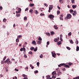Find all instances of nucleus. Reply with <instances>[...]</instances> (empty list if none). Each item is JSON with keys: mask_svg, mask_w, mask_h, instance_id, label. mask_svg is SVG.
<instances>
[{"mask_svg": "<svg viewBox=\"0 0 79 79\" xmlns=\"http://www.w3.org/2000/svg\"><path fill=\"white\" fill-rule=\"evenodd\" d=\"M62 66H64L65 68H69V66L68 65L66 64H61L58 65V67H61Z\"/></svg>", "mask_w": 79, "mask_h": 79, "instance_id": "f257e3e1", "label": "nucleus"}, {"mask_svg": "<svg viewBox=\"0 0 79 79\" xmlns=\"http://www.w3.org/2000/svg\"><path fill=\"white\" fill-rule=\"evenodd\" d=\"M62 66H64L65 68H69V66L68 65L66 64H61L58 65V67H61Z\"/></svg>", "mask_w": 79, "mask_h": 79, "instance_id": "f03ea898", "label": "nucleus"}, {"mask_svg": "<svg viewBox=\"0 0 79 79\" xmlns=\"http://www.w3.org/2000/svg\"><path fill=\"white\" fill-rule=\"evenodd\" d=\"M5 63H6L7 64H8L10 63L11 64L12 63V62H11L10 61V59H7L6 60H5L4 62Z\"/></svg>", "mask_w": 79, "mask_h": 79, "instance_id": "7ed1b4c3", "label": "nucleus"}, {"mask_svg": "<svg viewBox=\"0 0 79 79\" xmlns=\"http://www.w3.org/2000/svg\"><path fill=\"white\" fill-rule=\"evenodd\" d=\"M36 42H37V44H38V45H41V44H42V41L40 40H36Z\"/></svg>", "mask_w": 79, "mask_h": 79, "instance_id": "20e7f679", "label": "nucleus"}, {"mask_svg": "<svg viewBox=\"0 0 79 79\" xmlns=\"http://www.w3.org/2000/svg\"><path fill=\"white\" fill-rule=\"evenodd\" d=\"M71 17H72L71 15L69 14H68L67 15V18L68 19H70L71 18Z\"/></svg>", "mask_w": 79, "mask_h": 79, "instance_id": "39448f33", "label": "nucleus"}, {"mask_svg": "<svg viewBox=\"0 0 79 79\" xmlns=\"http://www.w3.org/2000/svg\"><path fill=\"white\" fill-rule=\"evenodd\" d=\"M49 18H50L51 19H53V18H54L55 16L54 15H50L48 16Z\"/></svg>", "mask_w": 79, "mask_h": 79, "instance_id": "423d86ee", "label": "nucleus"}, {"mask_svg": "<svg viewBox=\"0 0 79 79\" xmlns=\"http://www.w3.org/2000/svg\"><path fill=\"white\" fill-rule=\"evenodd\" d=\"M52 56L54 57V58H56V55L55 52H52Z\"/></svg>", "mask_w": 79, "mask_h": 79, "instance_id": "0eeeda50", "label": "nucleus"}, {"mask_svg": "<svg viewBox=\"0 0 79 79\" xmlns=\"http://www.w3.org/2000/svg\"><path fill=\"white\" fill-rule=\"evenodd\" d=\"M52 77H54V76H56V72L55 71H54L52 73Z\"/></svg>", "mask_w": 79, "mask_h": 79, "instance_id": "6e6552de", "label": "nucleus"}, {"mask_svg": "<svg viewBox=\"0 0 79 79\" xmlns=\"http://www.w3.org/2000/svg\"><path fill=\"white\" fill-rule=\"evenodd\" d=\"M32 44H33V45H36V42H35V41L34 40L33 41L32 43Z\"/></svg>", "mask_w": 79, "mask_h": 79, "instance_id": "1a4fd4ad", "label": "nucleus"}, {"mask_svg": "<svg viewBox=\"0 0 79 79\" xmlns=\"http://www.w3.org/2000/svg\"><path fill=\"white\" fill-rule=\"evenodd\" d=\"M61 72H58V74H57V76H59L60 75H61Z\"/></svg>", "mask_w": 79, "mask_h": 79, "instance_id": "9d476101", "label": "nucleus"}, {"mask_svg": "<svg viewBox=\"0 0 79 79\" xmlns=\"http://www.w3.org/2000/svg\"><path fill=\"white\" fill-rule=\"evenodd\" d=\"M77 7V5H73L72 6V7L73 9H74L75 8H76Z\"/></svg>", "mask_w": 79, "mask_h": 79, "instance_id": "9b49d317", "label": "nucleus"}, {"mask_svg": "<svg viewBox=\"0 0 79 79\" xmlns=\"http://www.w3.org/2000/svg\"><path fill=\"white\" fill-rule=\"evenodd\" d=\"M30 6L31 7H32L34 6V4L30 3Z\"/></svg>", "mask_w": 79, "mask_h": 79, "instance_id": "f8f14e48", "label": "nucleus"}, {"mask_svg": "<svg viewBox=\"0 0 79 79\" xmlns=\"http://www.w3.org/2000/svg\"><path fill=\"white\" fill-rule=\"evenodd\" d=\"M38 39V40H40V41H42V38H41L40 37H39Z\"/></svg>", "mask_w": 79, "mask_h": 79, "instance_id": "ddd939ff", "label": "nucleus"}, {"mask_svg": "<svg viewBox=\"0 0 79 79\" xmlns=\"http://www.w3.org/2000/svg\"><path fill=\"white\" fill-rule=\"evenodd\" d=\"M79 51V47L78 46H77V49H76V51L77 52H78V51Z\"/></svg>", "mask_w": 79, "mask_h": 79, "instance_id": "4468645a", "label": "nucleus"}, {"mask_svg": "<svg viewBox=\"0 0 79 79\" xmlns=\"http://www.w3.org/2000/svg\"><path fill=\"white\" fill-rule=\"evenodd\" d=\"M52 10V8H51V7H49V8L48 12H50V11H51L50 10Z\"/></svg>", "mask_w": 79, "mask_h": 79, "instance_id": "2eb2a0df", "label": "nucleus"}, {"mask_svg": "<svg viewBox=\"0 0 79 79\" xmlns=\"http://www.w3.org/2000/svg\"><path fill=\"white\" fill-rule=\"evenodd\" d=\"M55 29H58V28L57 27V26H56V25H54V26Z\"/></svg>", "mask_w": 79, "mask_h": 79, "instance_id": "dca6fc26", "label": "nucleus"}, {"mask_svg": "<svg viewBox=\"0 0 79 79\" xmlns=\"http://www.w3.org/2000/svg\"><path fill=\"white\" fill-rule=\"evenodd\" d=\"M51 35H54L55 34V33L53 31H51Z\"/></svg>", "mask_w": 79, "mask_h": 79, "instance_id": "f3484780", "label": "nucleus"}, {"mask_svg": "<svg viewBox=\"0 0 79 79\" xmlns=\"http://www.w3.org/2000/svg\"><path fill=\"white\" fill-rule=\"evenodd\" d=\"M27 17L25 16L24 18V21H26V20H27Z\"/></svg>", "mask_w": 79, "mask_h": 79, "instance_id": "a211bd4d", "label": "nucleus"}, {"mask_svg": "<svg viewBox=\"0 0 79 79\" xmlns=\"http://www.w3.org/2000/svg\"><path fill=\"white\" fill-rule=\"evenodd\" d=\"M16 42H19V40L18 39V38H17L16 39Z\"/></svg>", "mask_w": 79, "mask_h": 79, "instance_id": "6ab92c4d", "label": "nucleus"}, {"mask_svg": "<svg viewBox=\"0 0 79 79\" xmlns=\"http://www.w3.org/2000/svg\"><path fill=\"white\" fill-rule=\"evenodd\" d=\"M59 2H60V3H63V0H59Z\"/></svg>", "mask_w": 79, "mask_h": 79, "instance_id": "aec40b11", "label": "nucleus"}, {"mask_svg": "<svg viewBox=\"0 0 79 79\" xmlns=\"http://www.w3.org/2000/svg\"><path fill=\"white\" fill-rule=\"evenodd\" d=\"M34 47H31L30 48L31 50L32 51L33 50H34Z\"/></svg>", "mask_w": 79, "mask_h": 79, "instance_id": "412c9836", "label": "nucleus"}, {"mask_svg": "<svg viewBox=\"0 0 79 79\" xmlns=\"http://www.w3.org/2000/svg\"><path fill=\"white\" fill-rule=\"evenodd\" d=\"M23 77H27V75H26L24 74H23L22 75Z\"/></svg>", "mask_w": 79, "mask_h": 79, "instance_id": "4be33fe9", "label": "nucleus"}, {"mask_svg": "<svg viewBox=\"0 0 79 79\" xmlns=\"http://www.w3.org/2000/svg\"><path fill=\"white\" fill-rule=\"evenodd\" d=\"M46 77L47 78H48V79H50V75H47L46 76Z\"/></svg>", "mask_w": 79, "mask_h": 79, "instance_id": "5701e85b", "label": "nucleus"}, {"mask_svg": "<svg viewBox=\"0 0 79 79\" xmlns=\"http://www.w3.org/2000/svg\"><path fill=\"white\" fill-rule=\"evenodd\" d=\"M71 35H72V33H71V32H70L68 33V35H69V36H71Z\"/></svg>", "mask_w": 79, "mask_h": 79, "instance_id": "b1692460", "label": "nucleus"}, {"mask_svg": "<svg viewBox=\"0 0 79 79\" xmlns=\"http://www.w3.org/2000/svg\"><path fill=\"white\" fill-rule=\"evenodd\" d=\"M60 10H58L57 11V15H60Z\"/></svg>", "mask_w": 79, "mask_h": 79, "instance_id": "393cba45", "label": "nucleus"}, {"mask_svg": "<svg viewBox=\"0 0 79 79\" xmlns=\"http://www.w3.org/2000/svg\"><path fill=\"white\" fill-rule=\"evenodd\" d=\"M6 19L5 18L4 19H3V22L5 23V22H6Z\"/></svg>", "mask_w": 79, "mask_h": 79, "instance_id": "a878e982", "label": "nucleus"}, {"mask_svg": "<svg viewBox=\"0 0 79 79\" xmlns=\"http://www.w3.org/2000/svg\"><path fill=\"white\" fill-rule=\"evenodd\" d=\"M21 37H22V36H21V35H19L17 37L18 39H20V38H21Z\"/></svg>", "mask_w": 79, "mask_h": 79, "instance_id": "bb28decb", "label": "nucleus"}, {"mask_svg": "<svg viewBox=\"0 0 79 79\" xmlns=\"http://www.w3.org/2000/svg\"><path fill=\"white\" fill-rule=\"evenodd\" d=\"M20 15H21L20 14H17L16 15V16H17V17H19V16H20Z\"/></svg>", "mask_w": 79, "mask_h": 79, "instance_id": "cd10ccee", "label": "nucleus"}, {"mask_svg": "<svg viewBox=\"0 0 79 79\" xmlns=\"http://www.w3.org/2000/svg\"><path fill=\"white\" fill-rule=\"evenodd\" d=\"M72 3H75V2L74 1V0H71Z\"/></svg>", "mask_w": 79, "mask_h": 79, "instance_id": "c85d7f7f", "label": "nucleus"}, {"mask_svg": "<svg viewBox=\"0 0 79 79\" xmlns=\"http://www.w3.org/2000/svg\"><path fill=\"white\" fill-rule=\"evenodd\" d=\"M49 6L51 8H53V6L52 5H50Z\"/></svg>", "mask_w": 79, "mask_h": 79, "instance_id": "c756f323", "label": "nucleus"}, {"mask_svg": "<svg viewBox=\"0 0 79 79\" xmlns=\"http://www.w3.org/2000/svg\"><path fill=\"white\" fill-rule=\"evenodd\" d=\"M54 42H58V39H55L54 40Z\"/></svg>", "mask_w": 79, "mask_h": 79, "instance_id": "7c9ffc66", "label": "nucleus"}, {"mask_svg": "<svg viewBox=\"0 0 79 79\" xmlns=\"http://www.w3.org/2000/svg\"><path fill=\"white\" fill-rule=\"evenodd\" d=\"M37 50V47H36L34 50V52H36Z\"/></svg>", "mask_w": 79, "mask_h": 79, "instance_id": "2f4dec72", "label": "nucleus"}, {"mask_svg": "<svg viewBox=\"0 0 79 79\" xmlns=\"http://www.w3.org/2000/svg\"><path fill=\"white\" fill-rule=\"evenodd\" d=\"M70 44H73V41L72 40H70Z\"/></svg>", "mask_w": 79, "mask_h": 79, "instance_id": "473e14b6", "label": "nucleus"}, {"mask_svg": "<svg viewBox=\"0 0 79 79\" xmlns=\"http://www.w3.org/2000/svg\"><path fill=\"white\" fill-rule=\"evenodd\" d=\"M69 11H70V13H73V11H74L72 9H71Z\"/></svg>", "mask_w": 79, "mask_h": 79, "instance_id": "72a5a7b5", "label": "nucleus"}, {"mask_svg": "<svg viewBox=\"0 0 79 79\" xmlns=\"http://www.w3.org/2000/svg\"><path fill=\"white\" fill-rule=\"evenodd\" d=\"M66 48L69 50H71V48L68 47H66Z\"/></svg>", "mask_w": 79, "mask_h": 79, "instance_id": "f704fd0d", "label": "nucleus"}, {"mask_svg": "<svg viewBox=\"0 0 79 79\" xmlns=\"http://www.w3.org/2000/svg\"><path fill=\"white\" fill-rule=\"evenodd\" d=\"M40 57L41 58H43V55L42 54H41L40 56Z\"/></svg>", "mask_w": 79, "mask_h": 79, "instance_id": "c9c22d12", "label": "nucleus"}, {"mask_svg": "<svg viewBox=\"0 0 79 79\" xmlns=\"http://www.w3.org/2000/svg\"><path fill=\"white\" fill-rule=\"evenodd\" d=\"M40 64V63L39 62L37 63V65L38 66H39V65Z\"/></svg>", "mask_w": 79, "mask_h": 79, "instance_id": "e433bc0d", "label": "nucleus"}, {"mask_svg": "<svg viewBox=\"0 0 79 79\" xmlns=\"http://www.w3.org/2000/svg\"><path fill=\"white\" fill-rule=\"evenodd\" d=\"M46 35H47L48 36H50V33H46Z\"/></svg>", "mask_w": 79, "mask_h": 79, "instance_id": "4c0bfd02", "label": "nucleus"}, {"mask_svg": "<svg viewBox=\"0 0 79 79\" xmlns=\"http://www.w3.org/2000/svg\"><path fill=\"white\" fill-rule=\"evenodd\" d=\"M57 44L58 45H60V44H61V41H59L58 42H57Z\"/></svg>", "mask_w": 79, "mask_h": 79, "instance_id": "58836bf2", "label": "nucleus"}, {"mask_svg": "<svg viewBox=\"0 0 79 79\" xmlns=\"http://www.w3.org/2000/svg\"><path fill=\"white\" fill-rule=\"evenodd\" d=\"M18 11H20V12H21V8H19L18 9Z\"/></svg>", "mask_w": 79, "mask_h": 79, "instance_id": "ea45409f", "label": "nucleus"}, {"mask_svg": "<svg viewBox=\"0 0 79 79\" xmlns=\"http://www.w3.org/2000/svg\"><path fill=\"white\" fill-rule=\"evenodd\" d=\"M35 12L36 14H38V13H39V12H38V11H37V10H35Z\"/></svg>", "mask_w": 79, "mask_h": 79, "instance_id": "a19ab883", "label": "nucleus"}, {"mask_svg": "<svg viewBox=\"0 0 79 79\" xmlns=\"http://www.w3.org/2000/svg\"><path fill=\"white\" fill-rule=\"evenodd\" d=\"M72 64H73V63H69V66H71V65H72Z\"/></svg>", "mask_w": 79, "mask_h": 79, "instance_id": "79ce46f5", "label": "nucleus"}, {"mask_svg": "<svg viewBox=\"0 0 79 79\" xmlns=\"http://www.w3.org/2000/svg\"><path fill=\"white\" fill-rule=\"evenodd\" d=\"M35 73H36V74H37L38 73V71L37 70H36L34 71Z\"/></svg>", "mask_w": 79, "mask_h": 79, "instance_id": "37998d69", "label": "nucleus"}, {"mask_svg": "<svg viewBox=\"0 0 79 79\" xmlns=\"http://www.w3.org/2000/svg\"><path fill=\"white\" fill-rule=\"evenodd\" d=\"M16 13H17V14H18V13H21L19 11H16Z\"/></svg>", "mask_w": 79, "mask_h": 79, "instance_id": "c03bdc74", "label": "nucleus"}, {"mask_svg": "<svg viewBox=\"0 0 79 79\" xmlns=\"http://www.w3.org/2000/svg\"><path fill=\"white\" fill-rule=\"evenodd\" d=\"M3 10V7L2 6H0V10Z\"/></svg>", "mask_w": 79, "mask_h": 79, "instance_id": "a18cd8bd", "label": "nucleus"}, {"mask_svg": "<svg viewBox=\"0 0 79 79\" xmlns=\"http://www.w3.org/2000/svg\"><path fill=\"white\" fill-rule=\"evenodd\" d=\"M32 11H33V10L32 9H30L29 10L30 13H31Z\"/></svg>", "mask_w": 79, "mask_h": 79, "instance_id": "49530a36", "label": "nucleus"}, {"mask_svg": "<svg viewBox=\"0 0 79 79\" xmlns=\"http://www.w3.org/2000/svg\"><path fill=\"white\" fill-rule=\"evenodd\" d=\"M63 37V35L61 34L60 35V39L62 38V37Z\"/></svg>", "mask_w": 79, "mask_h": 79, "instance_id": "de8ad7c7", "label": "nucleus"}, {"mask_svg": "<svg viewBox=\"0 0 79 79\" xmlns=\"http://www.w3.org/2000/svg\"><path fill=\"white\" fill-rule=\"evenodd\" d=\"M28 10H29V9L28 8H27L25 9V11H27Z\"/></svg>", "mask_w": 79, "mask_h": 79, "instance_id": "09e8293b", "label": "nucleus"}, {"mask_svg": "<svg viewBox=\"0 0 79 79\" xmlns=\"http://www.w3.org/2000/svg\"><path fill=\"white\" fill-rule=\"evenodd\" d=\"M29 53L30 54H32V52L31 51H30L29 52Z\"/></svg>", "mask_w": 79, "mask_h": 79, "instance_id": "8fccbe9b", "label": "nucleus"}, {"mask_svg": "<svg viewBox=\"0 0 79 79\" xmlns=\"http://www.w3.org/2000/svg\"><path fill=\"white\" fill-rule=\"evenodd\" d=\"M23 50V48H21L20 49V51H21V52H22V51Z\"/></svg>", "mask_w": 79, "mask_h": 79, "instance_id": "3c124183", "label": "nucleus"}, {"mask_svg": "<svg viewBox=\"0 0 79 79\" xmlns=\"http://www.w3.org/2000/svg\"><path fill=\"white\" fill-rule=\"evenodd\" d=\"M6 57H4V58L3 59V60H6Z\"/></svg>", "mask_w": 79, "mask_h": 79, "instance_id": "603ef678", "label": "nucleus"}, {"mask_svg": "<svg viewBox=\"0 0 79 79\" xmlns=\"http://www.w3.org/2000/svg\"><path fill=\"white\" fill-rule=\"evenodd\" d=\"M73 12L74 13H75V14H77V12H76V11L74 10Z\"/></svg>", "mask_w": 79, "mask_h": 79, "instance_id": "864d4df0", "label": "nucleus"}, {"mask_svg": "<svg viewBox=\"0 0 79 79\" xmlns=\"http://www.w3.org/2000/svg\"><path fill=\"white\" fill-rule=\"evenodd\" d=\"M40 16H44V14L41 13L40 14Z\"/></svg>", "mask_w": 79, "mask_h": 79, "instance_id": "5fc2aeb1", "label": "nucleus"}, {"mask_svg": "<svg viewBox=\"0 0 79 79\" xmlns=\"http://www.w3.org/2000/svg\"><path fill=\"white\" fill-rule=\"evenodd\" d=\"M52 78H54V79H55V78H56V76L55 77V76H54V77H53V76H52Z\"/></svg>", "mask_w": 79, "mask_h": 79, "instance_id": "6e6d98bb", "label": "nucleus"}, {"mask_svg": "<svg viewBox=\"0 0 79 79\" xmlns=\"http://www.w3.org/2000/svg\"><path fill=\"white\" fill-rule=\"evenodd\" d=\"M76 44H78V43H79V42H78V41H77H77H76Z\"/></svg>", "mask_w": 79, "mask_h": 79, "instance_id": "4d7b16f0", "label": "nucleus"}, {"mask_svg": "<svg viewBox=\"0 0 79 79\" xmlns=\"http://www.w3.org/2000/svg\"><path fill=\"white\" fill-rule=\"evenodd\" d=\"M24 57L26 58H27V56L26 55H25L24 56Z\"/></svg>", "mask_w": 79, "mask_h": 79, "instance_id": "13d9d810", "label": "nucleus"}, {"mask_svg": "<svg viewBox=\"0 0 79 79\" xmlns=\"http://www.w3.org/2000/svg\"><path fill=\"white\" fill-rule=\"evenodd\" d=\"M23 51H26V48H23Z\"/></svg>", "mask_w": 79, "mask_h": 79, "instance_id": "bf43d9fd", "label": "nucleus"}, {"mask_svg": "<svg viewBox=\"0 0 79 79\" xmlns=\"http://www.w3.org/2000/svg\"><path fill=\"white\" fill-rule=\"evenodd\" d=\"M60 20H63V18L62 17H60Z\"/></svg>", "mask_w": 79, "mask_h": 79, "instance_id": "052dcab7", "label": "nucleus"}, {"mask_svg": "<svg viewBox=\"0 0 79 79\" xmlns=\"http://www.w3.org/2000/svg\"><path fill=\"white\" fill-rule=\"evenodd\" d=\"M50 44V42H47V45H49V44Z\"/></svg>", "mask_w": 79, "mask_h": 79, "instance_id": "680f3d73", "label": "nucleus"}, {"mask_svg": "<svg viewBox=\"0 0 79 79\" xmlns=\"http://www.w3.org/2000/svg\"><path fill=\"white\" fill-rule=\"evenodd\" d=\"M65 69H65V68H63L62 69V70L63 71H65Z\"/></svg>", "mask_w": 79, "mask_h": 79, "instance_id": "e2e57ef3", "label": "nucleus"}, {"mask_svg": "<svg viewBox=\"0 0 79 79\" xmlns=\"http://www.w3.org/2000/svg\"><path fill=\"white\" fill-rule=\"evenodd\" d=\"M44 5H45V6H47V4L46 3H44Z\"/></svg>", "mask_w": 79, "mask_h": 79, "instance_id": "0e129e2a", "label": "nucleus"}, {"mask_svg": "<svg viewBox=\"0 0 79 79\" xmlns=\"http://www.w3.org/2000/svg\"><path fill=\"white\" fill-rule=\"evenodd\" d=\"M1 64H4V61H2L1 62Z\"/></svg>", "mask_w": 79, "mask_h": 79, "instance_id": "69168bd1", "label": "nucleus"}, {"mask_svg": "<svg viewBox=\"0 0 79 79\" xmlns=\"http://www.w3.org/2000/svg\"><path fill=\"white\" fill-rule=\"evenodd\" d=\"M23 79H28L27 77H25L23 78Z\"/></svg>", "mask_w": 79, "mask_h": 79, "instance_id": "338daca9", "label": "nucleus"}, {"mask_svg": "<svg viewBox=\"0 0 79 79\" xmlns=\"http://www.w3.org/2000/svg\"><path fill=\"white\" fill-rule=\"evenodd\" d=\"M77 79V77H76L75 78H73V79Z\"/></svg>", "mask_w": 79, "mask_h": 79, "instance_id": "774afa93", "label": "nucleus"}]
</instances>
